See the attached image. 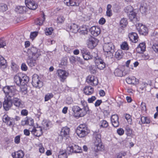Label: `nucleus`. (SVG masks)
<instances>
[{
	"mask_svg": "<svg viewBox=\"0 0 158 158\" xmlns=\"http://www.w3.org/2000/svg\"><path fill=\"white\" fill-rule=\"evenodd\" d=\"M3 91L7 96L11 98L14 105L18 108L23 107V105L22 101L18 98V94L15 86H6L3 88Z\"/></svg>",
	"mask_w": 158,
	"mask_h": 158,
	"instance_id": "nucleus-1",
	"label": "nucleus"
},
{
	"mask_svg": "<svg viewBox=\"0 0 158 158\" xmlns=\"http://www.w3.org/2000/svg\"><path fill=\"white\" fill-rule=\"evenodd\" d=\"M81 103L82 107L77 105L73 106L71 107L72 115L75 117L79 118L84 116L89 110L87 102L81 100Z\"/></svg>",
	"mask_w": 158,
	"mask_h": 158,
	"instance_id": "nucleus-2",
	"label": "nucleus"
},
{
	"mask_svg": "<svg viewBox=\"0 0 158 158\" xmlns=\"http://www.w3.org/2000/svg\"><path fill=\"white\" fill-rule=\"evenodd\" d=\"M15 82L18 86L21 85L20 90L24 94L27 93L26 85L29 81V78L26 75L21 73L16 75L14 77Z\"/></svg>",
	"mask_w": 158,
	"mask_h": 158,
	"instance_id": "nucleus-3",
	"label": "nucleus"
},
{
	"mask_svg": "<svg viewBox=\"0 0 158 158\" xmlns=\"http://www.w3.org/2000/svg\"><path fill=\"white\" fill-rule=\"evenodd\" d=\"M93 135L95 138L94 144L93 148L94 151L98 152L103 150L104 146L101 142V135L96 132L94 133Z\"/></svg>",
	"mask_w": 158,
	"mask_h": 158,
	"instance_id": "nucleus-4",
	"label": "nucleus"
},
{
	"mask_svg": "<svg viewBox=\"0 0 158 158\" xmlns=\"http://www.w3.org/2000/svg\"><path fill=\"white\" fill-rule=\"evenodd\" d=\"M77 135L80 138H83L86 136L89 132V131L85 124H80L76 130Z\"/></svg>",
	"mask_w": 158,
	"mask_h": 158,
	"instance_id": "nucleus-5",
	"label": "nucleus"
},
{
	"mask_svg": "<svg viewBox=\"0 0 158 158\" xmlns=\"http://www.w3.org/2000/svg\"><path fill=\"white\" fill-rule=\"evenodd\" d=\"M40 77L36 74L33 75L32 78V84L33 86L38 89L41 87L43 85V83L40 80Z\"/></svg>",
	"mask_w": 158,
	"mask_h": 158,
	"instance_id": "nucleus-6",
	"label": "nucleus"
},
{
	"mask_svg": "<svg viewBox=\"0 0 158 158\" xmlns=\"http://www.w3.org/2000/svg\"><path fill=\"white\" fill-rule=\"evenodd\" d=\"M98 42V40L97 39L91 37L87 40V47L90 49H93L97 45Z\"/></svg>",
	"mask_w": 158,
	"mask_h": 158,
	"instance_id": "nucleus-7",
	"label": "nucleus"
},
{
	"mask_svg": "<svg viewBox=\"0 0 158 158\" xmlns=\"http://www.w3.org/2000/svg\"><path fill=\"white\" fill-rule=\"evenodd\" d=\"M6 96V98H5L4 101L3 103V107L4 109L6 111L9 110L13 105V102L12 101L11 98Z\"/></svg>",
	"mask_w": 158,
	"mask_h": 158,
	"instance_id": "nucleus-8",
	"label": "nucleus"
},
{
	"mask_svg": "<svg viewBox=\"0 0 158 158\" xmlns=\"http://www.w3.org/2000/svg\"><path fill=\"white\" fill-rule=\"evenodd\" d=\"M81 148L74 144H70L67 148V152L69 154L72 153H79L81 152Z\"/></svg>",
	"mask_w": 158,
	"mask_h": 158,
	"instance_id": "nucleus-9",
	"label": "nucleus"
},
{
	"mask_svg": "<svg viewBox=\"0 0 158 158\" xmlns=\"http://www.w3.org/2000/svg\"><path fill=\"white\" fill-rule=\"evenodd\" d=\"M136 29L140 34L146 35L148 34V28L141 23H138L136 25Z\"/></svg>",
	"mask_w": 158,
	"mask_h": 158,
	"instance_id": "nucleus-10",
	"label": "nucleus"
},
{
	"mask_svg": "<svg viewBox=\"0 0 158 158\" xmlns=\"http://www.w3.org/2000/svg\"><path fill=\"white\" fill-rule=\"evenodd\" d=\"M27 53L28 56H32V57H34L36 55H38L36 57H38L41 55L40 53L38 52L36 48L34 47L29 48L27 50Z\"/></svg>",
	"mask_w": 158,
	"mask_h": 158,
	"instance_id": "nucleus-11",
	"label": "nucleus"
},
{
	"mask_svg": "<svg viewBox=\"0 0 158 158\" xmlns=\"http://www.w3.org/2000/svg\"><path fill=\"white\" fill-rule=\"evenodd\" d=\"M57 73L61 81L63 82L67 77L69 76V73L66 71L62 69H59L57 71Z\"/></svg>",
	"mask_w": 158,
	"mask_h": 158,
	"instance_id": "nucleus-12",
	"label": "nucleus"
},
{
	"mask_svg": "<svg viewBox=\"0 0 158 158\" xmlns=\"http://www.w3.org/2000/svg\"><path fill=\"white\" fill-rule=\"evenodd\" d=\"M82 0H64V3L68 6H79Z\"/></svg>",
	"mask_w": 158,
	"mask_h": 158,
	"instance_id": "nucleus-13",
	"label": "nucleus"
},
{
	"mask_svg": "<svg viewBox=\"0 0 158 158\" xmlns=\"http://www.w3.org/2000/svg\"><path fill=\"white\" fill-rule=\"evenodd\" d=\"M86 81L88 84L92 85H96L98 83V79L94 76L91 75L87 77Z\"/></svg>",
	"mask_w": 158,
	"mask_h": 158,
	"instance_id": "nucleus-14",
	"label": "nucleus"
},
{
	"mask_svg": "<svg viewBox=\"0 0 158 158\" xmlns=\"http://www.w3.org/2000/svg\"><path fill=\"white\" fill-rule=\"evenodd\" d=\"M25 3L27 7L30 9L35 10L38 6L37 5L34 1L31 0H25Z\"/></svg>",
	"mask_w": 158,
	"mask_h": 158,
	"instance_id": "nucleus-15",
	"label": "nucleus"
},
{
	"mask_svg": "<svg viewBox=\"0 0 158 158\" xmlns=\"http://www.w3.org/2000/svg\"><path fill=\"white\" fill-rule=\"evenodd\" d=\"M30 131L34 135L38 137L40 136L43 133L42 128L40 127H37L36 128L33 127L32 130Z\"/></svg>",
	"mask_w": 158,
	"mask_h": 158,
	"instance_id": "nucleus-16",
	"label": "nucleus"
},
{
	"mask_svg": "<svg viewBox=\"0 0 158 158\" xmlns=\"http://www.w3.org/2000/svg\"><path fill=\"white\" fill-rule=\"evenodd\" d=\"M38 55H36L34 57H32V56H28V58L27 60V62L28 65L31 67L34 66L36 65V60L38 58L36 56Z\"/></svg>",
	"mask_w": 158,
	"mask_h": 158,
	"instance_id": "nucleus-17",
	"label": "nucleus"
},
{
	"mask_svg": "<svg viewBox=\"0 0 158 158\" xmlns=\"http://www.w3.org/2000/svg\"><path fill=\"white\" fill-rule=\"evenodd\" d=\"M111 122L112 125L114 127H118L119 124L118 122V117L117 115L114 114L111 117Z\"/></svg>",
	"mask_w": 158,
	"mask_h": 158,
	"instance_id": "nucleus-18",
	"label": "nucleus"
},
{
	"mask_svg": "<svg viewBox=\"0 0 158 158\" xmlns=\"http://www.w3.org/2000/svg\"><path fill=\"white\" fill-rule=\"evenodd\" d=\"M91 34L94 36H97L100 33L101 30L98 27L93 26L91 27L89 29Z\"/></svg>",
	"mask_w": 158,
	"mask_h": 158,
	"instance_id": "nucleus-19",
	"label": "nucleus"
},
{
	"mask_svg": "<svg viewBox=\"0 0 158 158\" xmlns=\"http://www.w3.org/2000/svg\"><path fill=\"white\" fill-rule=\"evenodd\" d=\"M136 14V13L134 11L128 14V15L129 19L134 23L139 20V18L137 17Z\"/></svg>",
	"mask_w": 158,
	"mask_h": 158,
	"instance_id": "nucleus-20",
	"label": "nucleus"
},
{
	"mask_svg": "<svg viewBox=\"0 0 158 158\" xmlns=\"http://www.w3.org/2000/svg\"><path fill=\"white\" fill-rule=\"evenodd\" d=\"M146 46L144 42L140 43L136 48V52L139 53H142L146 50Z\"/></svg>",
	"mask_w": 158,
	"mask_h": 158,
	"instance_id": "nucleus-21",
	"label": "nucleus"
},
{
	"mask_svg": "<svg viewBox=\"0 0 158 158\" xmlns=\"http://www.w3.org/2000/svg\"><path fill=\"white\" fill-rule=\"evenodd\" d=\"M126 81L129 84L136 85L139 83V80L134 76L127 77Z\"/></svg>",
	"mask_w": 158,
	"mask_h": 158,
	"instance_id": "nucleus-22",
	"label": "nucleus"
},
{
	"mask_svg": "<svg viewBox=\"0 0 158 158\" xmlns=\"http://www.w3.org/2000/svg\"><path fill=\"white\" fill-rule=\"evenodd\" d=\"M128 37L131 42L133 43H136L138 41V36L136 33L132 32L128 34Z\"/></svg>",
	"mask_w": 158,
	"mask_h": 158,
	"instance_id": "nucleus-23",
	"label": "nucleus"
},
{
	"mask_svg": "<svg viewBox=\"0 0 158 158\" xmlns=\"http://www.w3.org/2000/svg\"><path fill=\"white\" fill-rule=\"evenodd\" d=\"M70 129L67 127H63L60 132V135L62 136L68 137L69 136Z\"/></svg>",
	"mask_w": 158,
	"mask_h": 158,
	"instance_id": "nucleus-24",
	"label": "nucleus"
},
{
	"mask_svg": "<svg viewBox=\"0 0 158 158\" xmlns=\"http://www.w3.org/2000/svg\"><path fill=\"white\" fill-rule=\"evenodd\" d=\"M127 19L126 18H123L120 21V24L121 27L118 28V31H120V30H122L123 32L124 28H125L127 24Z\"/></svg>",
	"mask_w": 158,
	"mask_h": 158,
	"instance_id": "nucleus-25",
	"label": "nucleus"
},
{
	"mask_svg": "<svg viewBox=\"0 0 158 158\" xmlns=\"http://www.w3.org/2000/svg\"><path fill=\"white\" fill-rule=\"evenodd\" d=\"M84 93L87 95H90L94 92V89L90 86H85L84 89Z\"/></svg>",
	"mask_w": 158,
	"mask_h": 158,
	"instance_id": "nucleus-26",
	"label": "nucleus"
},
{
	"mask_svg": "<svg viewBox=\"0 0 158 158\" xmlns=\"http://www.w3.org/2000/svg\"><path fill=\"white\" fill-rule=\"evenodd\" d=\"M14 158H22L24 156V153L22 150H19L13 153L12 154Z\"/></svg>",
	"mask_w": 158,
	"mask_h": 158,
	"instance_id": "nucleus-27",
	"label": "nucleus"
},
{
	"mask_svg": "<svg viewBox=\"0 0 158 158\" xmlns=\"http://www.w3.org/2000/svg\"><path fill=\"white\" fill-rule=\"evenodd\" d=\"M27 9V7L25 6H18L16 7L15 10L17 13L22 14L25 12Z\"/></svg>",
	"mask_w": 158,
	"mask_h": 158,
	"instance_id": "nucleus-28",
	"label": "nucleus"
},
{
	"mask_svg": "<svg viewBox=\"0 0 158 158\" xmlns=\"http://www.w3.org/2000/svg\"><path fill=\"white\" fill-rule=\"evenodd\" d=\"M11 118L9 117L7 115H4L2 117V120L3 122L6 123L10 127H12V125H10V119Z\"/></svg>",
	"mask_w": 158,
	"mask_h": 158,
	"instance_id": "nucleus-29",
	"label": "nucleus"
},
{
	"mask_svg": "<svg viewBox=\"0 0 158 158\" xmlns=\"http://www.w3.org/2000/svg\"><path fill=\"white\" fill-rule=\"evenodd\" d=\"M109 48H110V50H109V57L112 58L115 52V47L112 43H109Z\"/></svg>",
	"mask_w": 158,
	"mask_h": 158,
	"instance_id": "nucleus-30",
	"label": "nucleus"
},
{
	"mask_svg": "<svg viewBox=\"0 0 158 158\" xmlns=\"http://www.w3.org/2000/svg\"><path fill=\"white\" fill-rule=\"evenodd\" d=\"M6 60L4 57L0 56V66L3 69H5L7 67Z\"/></svg>",
	"mask_w": 158,
	"mask_h": 158,
	"instance_id": "nucleus-31",
	"label": "nucleus"
},
{
	"mask_svg": "<svg viewBox=\"0 0 158 158\" xmlns=\"http://www.w3.org/2000/svg\"><path fill=\"white\" fill-rule=\"evenodd\" d=\"M21 118V117L18 116H15L14 118H11L10 119V125H12V127H13L14 125L15 124V121L18 122L19 121Z\"/></svg>",
	"mask_w": 158,
	"mask_h": 158,
	"instance_id": "nucleus-32",
	"label": "nucleus"
},
{
	"mask_svg": "<svg viewBox=\"0 0 158 158\" xmlns=\"http://www.w3.org/2000/svg\"><path fill=\"white\" fill-rule=\"evenodd\" d=\"M123 53L121 50H118L115 52V56L118 60H120L122 58L123 56Z\"/></svg>",
	"mask_w": 158,
	"mask_h": 158,
	"instance_id": "nucleus-33",
	"label": "nucleus"
},
{
	"mask_svg": "<svg viewBox=\"0 0 158 158\" xmlns=\"http://www.w3.org/2000/svg\"><path fill=\"white\" fill-rule=\"evenodd\" d=\"M34 121L32 119H28L27 118V119L22 120L21 122V124L23 126H24L26 125L29 124V125H32L33 124Z\"/></svg>",
	"mask_w": 158,
	"mask_h": 158,
	"instance_id": "nucleus-34",
	"label": "nucleus"
},
{
	"mask_svg": "<svg viewBox=\"0 0 158 158\" xmlns=\"http://www.w3.org/2000/svg\"><path fill=\"white\" fill-rule=\"evenodd\" d=\"M141 120L142 124H148L150 123V120L149 118L147 117L142 116L141 118Z\"/></svg>",
	"mask_w": 158,
	"mask_h": 158,
	"instance_id": "nucleus-35",
	"label": "nucleus"
},
{
	"mask_svg": "<svg viewBox=\"0 0 158 158\" xmlns=\"http://www.w3.org/2000/svg\"><path fill=\"white\" fill-rule=\"evenodd\" d=\"M71 31L74 33H77L78 31V26L75 24H73L70 26Z\"/></svg>",
	"mask_w": 158,
	"mask_h": 158,
	"instance_id": "nucleus-36",
	"label": "nucleus"
},
{
	"mask_svg": "<svg viewBox=\"0 0 158 158\" xmlns=\"http://www.w3.org/2000/svg\"><path fill=\"white\" fill-rule=\"evenodd\" d=\"M42 18L43 19L40 20L38 18L37 20L35 21V23L37 25H42L44 21L45 20V15L43 12H42Z\"/></svg>",
	"mask_w": 158,
	"mask_h": 158,
	"instance_id": "nucleus-37",
	"label": "nucleus"
},
{
	"mask_svg": "<svg viewBox=\"0 0 158 158\" xmlns=\"http://www.w3.org/2000/svg\"><path fill=\"white\" fill-rule=\"evenodd\" d=\"M121 48L123 50H128L129 49L128 45L126 41L123 42L120 45Z\"/></svg>",
	"mask_w": 158,
	"mask_h": 158,
	"instance_id": "nucleus-38",
	"label": "nucleus"
},
{
	"mask_svg": "<svg viewBox=\"0 0 158 158\" xmlns=\"http://www.w3.org/2000/svg\"><path fill=\"white\" fill-rule=\"evenodd\" d=\"M114 73L115 75L116 76L121 77L123 76V71L119 68L116 69Z\"/></svg>",
	"mask_w": 158,
	"mask_h": 158,
	"instance_id": "nucleus-39",
	"label": "nucleus"
},
{
	"mask_svg": "<svg viewBox=\"0 0 158 158\" xmlns=\"http://www.w3.org/2000/svg\"><path fill=\"white\" fill-rule=\"evenodd\" d=\"M147 10V6L146 3H143L141 4L140 8V11L142 13H145Z\"/></svg>",
	"mask_w": 158,
	"mask_h": 158,
	"instance_id": "nucleus-40",
	"label": "nucleus"
},
{
	"mask_svg": "<svg viewBox=\"0 0 158 158\" xmlns=\"http://www.w3.org/2000/svg\"><path fill=\"white\" fill-rule=\"evenodd\" d=\"M124 10L126 13L129 14L133 11V8L131 6L128 5L125 7Z\"/></svg>",
	"mask_w": 158,
	"mask_h": 158,
	"instance_id": "nucleus-41",
	"label": "nucleus"
},
{
	"mask_svg": "<svg viewBox=\"0 0 158 158\" xmlns=\"http://www.w3.org/2000/svg\"><path fill=\"white\" fill-rule=\"evenodd\" d=\"M125 118L129 124H131L132 123L131 116V115L126 114L125 115Z\"/></svg>",
	"mask_w": 158,
	"mask_h": 158,
	"instance_id": "nucleus-42",
	"label": "nucleus"
},
{
	"mask_svg": "<svg viewBox=\"0 0 158 158\" xmlns=\"http://www.w3.org/2000/svg\"><path fill=\"white\" fill-rule=\"evenodd\" d=\"M11 66V68L13 71L16 72H17L19 67L15 63L12 62Z\"/></svg>",
	"mask_w": 158,
	"mask_h": 158,
	"instance_id": "nucleus-43",
	"label": "nucleus"
},
{
	"mask_svg": "<svg viewBox=\"0 0 158 158\" xmlns=\"http://www.w3.org/2000/svg\"><path fill=\"white\" fill-rule=\"evenodd\" d=\"M7 9L6 5L3 3L0 4V11L4 12L6 11Z\"/></svg>",
	"mask_w": 158,
	"mask_h": 158,
	"instance_id": "nucleus-44",
	"label": "nucleus"
},
{
	"mask_svg": "<svg viewBox=\"0 0 158 158\" xmlns=\"http://www.w3.org/2000/svg\"><path fill=\"white\" fill-rule=\"evenodd\" d=\"M81 52L82 54V56L85 55L90 54L89 51L85 48H83L81 50Z\"/></svg>",
	"mask_w": 158,
	"mask_h": 158,
	"instance_id": "nucleus-45",
	"label": "nucleus"
},
{
	"mask_svg": "<svg viewBox=\"0 0 158 158\" xmlns=\"http://www.w3.org/2000/svg\"><path fill=\"white\" fill-rule=\"evenodd\" d=\"M126 135L127 136H131L132 134V130L128 127L126 128Z\"/></svg>",
	"mask_w": 158,
	"mask_h": 158,
	"instance_id": "nucleus-46",
	"label": "nucleus"
},
{
	"mask_svg": "<svg viewBox=\"0 0 158 158\" xmlns=\"http://www.w3.org/2000/svg\"><path fill=\"white\" fill-rule=\"evenodd\" d=\"M53 97V95L52 93H48L45 96V101H47Z\"/></svg>",
	"mask_w": 158,
	"mask_h": 158,
	"instance_id": "nucleus-47",
	"label": "nucleus"
},
{
	"mask_svg": "<svg viewBox=\"0 0 158 158\" xmlns=\"http://www.w3.org/2000/svg\"><path fill=\"white\" fill-rule=\"evenodd\" d=\"M53 31V28L52 27L47 28L45 30V33L46 35H51Z\"/></svg>",
	"mask_w": 158,
	"mask_h": 158,
	"instance_id": "nucleus-48",
	"label": "nucleus"
},
{
	"mask_svg": "<svg viewBox=\"0 0 158 158\" xmlns=\"http://www.w3.org/2000/svg\"><path fill=\"white\" fill-rule=\"evenodd\" d=\"M90 56H91V59H93L94 60H96V59L98 58V57H99L98 56V55L97 52H94L92 53V54L90 55Z\"/></svg>",
	"mask_w": 158,
	"mask_h": 158,
	"instance_id": "nucleus-49",
	"label": "nucleus"
},
{
	"mask_svg": "<svg viewBox=\"0 0 158 158\" xmlns=\"http://www.w3.org/2000/svg\"><path fill=\"white\" fill-rule=\"evenodd\" d=\"M96 66L98 64H101L104 63L103 60L101 59L100 57H98V58L94 60Z\"/></svg>",
	"mask_w": 158,
	"mask_h": 158,
	"instance_id": "nucleus-50",
	"label": "nucleus"
},
{
	"mask_svg": "<svg viewBox=\"0 0 158 158\" xmlns=\"http://www.w3.org/2000/svg\"><path fill=\"white\" fill-rule=\"evenodd\" d=\"M96 66H97L98 69L100 70L103 69L105 67V64L104 62L101 64H98Z\"/></svg>",
	"mask_w": 158,
	"mask_h": 158,
	"instance_id": "nucleus-51",
	"label": "nucleus"
},
{
	"mask_svg": "<svg viewBox=\"0 0 158 158\" xmlns=\"http://www.w3.org/2000/svg\"><path fill=\"white\" fill-rule=\"evenodd\" d=\"M65 19L63 16H60L57 19V22L58 23H61L64 21Z\"/></svg>",
	"mask_w": 158,
	"mask_h": 158,
	"instance_id": "nucleus-52",
	"label": "nucleus"
},
{
	"mask_svg": "<svg viewBox=\"0 0 158 158\" xmlns=\"http://www.w3.org/2000/svg\"><path fill=\"white\" fill-rule=\"evenodd\" d=\"M108 125V122L106 120L102 121L100 126L103 127H107Z\"/></svg>",
	"mask_w": 158,
	"mask_h": 158,
	"instance_id": "nucleus-53",
	"label": "nucleus"
},
{
	"mask_svg": "<svg viewBox=\"0 0 158 158\" xmlns=\"http://www.w3.org/2000/svg\"><path fill=\"white\" fill-rule=\"evenodd\" d=\"M118 134L119 135H122L124 133V130L122 128H119L117 129V131Z\"/></svg>",
	"mask_w": 158,
	"mask_h": 158,
	"instance_id": "nucleus-54",
	"label": "nucleus"
},
{
	"mask_svg": "<svg viewBox=\"0 0 158 158\" xmlns=\"http://www.w3.org/2000/svg\"><path fill=\"white\" fill-rule=\"evenodd\" d=\"M20 136L19 135L16 136L15 138L14 142L15 143L19 144L20 142Z\"/></svg>",
	"mask_w": 158,
	"mask_h": 158,
	"instance_id": "nucleus-55",
	"label": "nucleus"
},
{
	"mask_svg": "<svg viewBox=\"0 0 158 158\" xmlns=\"http://www.w3.org/2000/svg\"><path fill=\"white\" fill-rule=\"evenodd\" d=\"M152 48L153 50L156 52L158 53V44H154L152 46Z\"/></svg>",
	"mask_w": 158,
	"mask_h": 158,
	"instance_id": "nucleus-56",
	"label": "nucleus"
},
{
	"mask_svg": "<svg viewBox=\"0 0 158 158\" xmlns=\"http://www.w3.org/2000/svg\"><path fill=\"white\" fill-rule=\"evenodd\" d=\"M37 35V33L35 32H31L30 34V38L32 40L35 38Z\"/></svg>",
	"mask_w": 158,
	"mask_h": 158,
	"instance_id": "nucleus-57",
	"label": "nucleus"
},
{
	"mask_svg": "<svg viewBox=\"0 0 158 158\" xmlns=\"http://www.w3.org/2000/svg\"><path fill=\"white\" fill-rule=\"evenodd\" d=\"M84 59L85 60H88L91 59L90 54L85 55L82 56Z\"/></svg>",
	"mask_w": 158,
	"mask_h": 158,
	"instance_id": "nucleus-58",
	"label": "nucleus"
},
{
	"mask_svg": "<svg viewBox=\"0 0 158 158\" xmlns=\"http://www.w3.org/2000/svg\"><path fill=\"white\" fill-rule=\"evenodd\" d=\"M96 99V98L95 96H93L91 98H89L88 99V101L89 103H92L93 101H95Z\"/></svg>",
	"mask_w": 158,
	"mask_h": 158,
	"instance_id": "nucleus-59",
	"label": "nucleus"
},
{
	"mask_svg": "<svg viewBox=\"0 0 158 158\" xmlns=\"http://www.w3.org/2000/svg\"><path fill=\"white\" fill-rule=\"evenodd\" d=\"M21 69L22 70L26 71L27 69V67L25 63H23L22 64L21 66Z\"/></svg>",
	"mask_w": 158,
	"mask_h": 158,
	"instance_id": "nucleus-60",
	"label": "nucleus"
},
{
	"mask_svg": "<svg viewBox=\"0 0 158 158\" xmlns=\"http://www.w3.org/2000/svg\"><path fill=\"white\" fill-rule=\"evenodd\" d=\"M21 114L22 115L27 116L28 114V112L26 110H23L21 111Z\"/></svg>",
	"mask_w": 158,
	"mask_h": 158,
	"instance_id": "nucleus-61",
	"label": "nucleus"
},
{
	"mask_svg": "<svg viewBox=\"0 0 158 158\" xmlns=\"http://www.w3.org/2000/svg\"><path fill=\"white\" fill-rule=\"evenodd\" d=\"M108 46L107 44H105L103 47V50L104 51L107 53L109 52V49H108Z\"/></svg>",
	"mask_w": 158,
	"mask_h": 158,
	"instance_id": "nucleus-62",
	"label": "nucleus"
},
{
	"mask_svg": "<svg viewBox=\"0 0 158 158\" xmlns=\"http://www.w3.org/2000/svg\"><path fill=\"white\" fill-rule=\"evenodd\" d=\"M70 60L72 64L75 63L76 62V58L74 56H71L70 58Z\"/></svg>",
	"mask_w": 158,
	"mask_h": 158,
	"instance_id": "nucleus-63",
	"label": "nucleus"
},
{
	"mask_svg": "<svg viewBox=\"0 0 158 158\" xmlns=\"http://www.w3.org/2000/svg\"><path fill=\"white\" fill-rule=\"evenodd\" d=\"M6 45L5 42L2 40H0V48H3Z\"/></svg>",
	"mask_w": 158,
	"mask_h": 158,
	"instance_id": "nucleus-64",
	"label": "nucleus"
}]
</instances>
